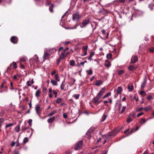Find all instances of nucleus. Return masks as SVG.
Returning <instances> with one entry per match:
<instances>
[{"label":"nucleus","instance_id":"1","mask_svg":"<svg viewBox=\"0 0 154 154\" xmlns=\"http://www.w3.org/2000/svg\"><path fill=\"white\" fill-rule=\"evenodd\" d=\"M105 87L102 88L97 94L96 96L94 98L91 102V103L94 104L95 105H98L100 103L102 102V100H100V99L105 93Z\"/></svg>","mask_w":154,"mask_h":154},{"label":"nucleus","instance_id":"2","mask_svg":"<svg viewBox=\"0 0 154 154\" xmlns=\"http://www.w3.org/2000/svg\"><path fill=\"white\" fill-rule=\"evenodd\" d=\"M83 146V141L82 140H81L76 143L73 148L75 150H80L82 149Z\"/></svg>","mask_w":154,"mask_h":154},{"label":"nucleus","instance_id":"3","mask_svg":"<svg viewBox=\"0 0 154 154\" xmlns=\"http://www.w3.org/2000/svg\"><path fill=\"white\" fill-rule=\"evenodd\" d=\"M90 21V19L89 17H88L83 20L82 23V25L80 26L81 28H83L85 27L88 24Z\"/></svg>","mask_w":154,"mask_h":154},{"label":"nucleus","instance_id":"4","mask_svg":"<svg viewBox=\"0 0 154 154\" xmlns=\"http://www.w3.org/2000/svg\"><path fill=\"white\" fill-rule=\"evenodd\" d=\"M81 18V15H80L78 11H75L72 14V20H79Z\"/></svg>","mask_w":154,"mask_h":154},{"label":"nucleus","instance_id":"5","mask_svg":"<svg viewBox=\"0 0 154 154\" xmlns=\"http://www.w3.org/2000/svg\"><path fill=\"white\" fill-rule=\"evenodd\" d=\"M66 56V53L64 52H62L59 57L57 59V65H59L60 62L61 60L63 59Z\"/></svg>","mask_w":154,"mask_h":154},{"label":"nucleus","instance_id":"6","mask_svg":"<svg viewBox=\"0 0 154 154\" xmlns=\"http://www.w3.org/2000/svg\"><path fill=\"white\" fill-rule=\"evenodd\" d=\"M18 38L16 36H12L10 38L11 42L14 44H16L18 42Z\"/></svg>","mask_w":154,"mask_h":154},{"label":"nucleus","instance_id":"7","mask_svg":"<svg viewBox=\"0 0 154 154\" xmlns=\"http://www.w3.org/2000/svg\"><path fill=\"white\" fill-rule=\"evenodd\" d=\"M52 54V53H51L48 51H46L44 53L43 58L44 60L47 59L48 57L50 56Z\"/></svg>","mask_w":154,"mask_h":154},{"label":"nucleus","instance_id":"8","mask_svg":"<svg viewBox=\"0 0 154 154\" xmlns=\"http://www.w3.org/2000/svg\"><path fill=\"white\" fill-rule=\"evenodd\" d=\"M88 48V45H86L85 46H83L82 48V50L83 51L84 54H83L81 56H85L87 54V50Z\"/></svg>","mask_w":154,"mask_h":154},{"label":"nucleus","instance_id":"9","mask_svg":"<svg viewBox=\"0 0 154 154\" xmlns=\"http://www.w3.org/2000/svg\"><path fill=\"white\" fill-rule=\"evenodd\" d=\"M12 65L13 66V67L15 69H16L17 67L16 63L14 62H13L8 66V69L10 71L12 70L11 67Z\"/></svg>","mask_w":154,"mask_h":154},{"label":"nucleus","instance_id":"10","mask_svg":"<svg viewBox=\"0 0 154 154\" xmlns=\"http://www.w3.org/2000/svg\"><path fill=\"white\" fill-rule=\"evenodd\" d=\"M99 13H102V14L103 15L102 18H104V17L106 15V14L109 13V12L106 9H103L102 11H99Z\"/></svg>","mask_w":154,"mask_h":154},{"label":"nucleus","instance_id":"11","mask_svg":"<svg viewBox=\"0 0 154 154\" xmlns=\"http://www.w3.org/2000/svg\"><path fill=\"white\" fill-rule=\"evenodd\" d=\"M138 60V57L137 56H133L131 60V63H136Z\"/></svg>","mask_w":154,"mask_h":154},{"label":"nucleus","instance_id":"12","mask_svg":"<svg viewBox=\"0 0 154 154\" xmlns=\"http://www.w3.org/2000/svg\"><path fill=\"white\" fill-rule=\"evenodd\" d=\"M138 67L137 65H131L128 67V69L129 71H133L135 70Z\"/></svg>","mask_w":154,"mask_h":154},{"label":"nucleus","instance_id":"13","mask_svg":"<svg viewBox=\"0 0 154 154\" xmlns=\"http://www.w3.org/2000/svg\"><path fill=\"white\" fill-rule=\"evenodd\" d=\"M35 110L39 116V113L41 111L40 105L39 104H37L36 105Z\"/></svg>","mask_w":154,"mask_h":154},{"label":"nucleus","instance_id":"14","mask_svg":"<svg viewBox=\"0 0 154 154\" xmlns=\"http://www.w3.org/2000/svg\"><path fill=\"white\" fill-rule=\"evenodd\" d=\"M116 72H117V73L119 75L121 76L124 74L125 72V70L123 69L120 70L117 69L116 70Z\"/></svg>","mask_w":154,"mask_h":154},{"label":"nucleus","instance_id":"15","mask_svg":"<svg viewBox=\"0 0 154 154\" xmlns=\"http://www.w3.org/2000/svg\"><path fill=\"white\" fill-rule=\"evenodd\" d=\"M55 119V116H53L49 118L47 120V122L49 123H51L54 122Z\"/></svg>","mask_w":154,"mask_h":154},{"label":"nucleus","instance_id":"16","mask_svg":"<svg viewBox=\"0 0 154 154\" xmlns=\"http://www.w3.org/2000/svg\"><path fill=\"white\" fill-rule=\"evenodd\" d=\"M121 129V128H120L119 127L117 126L113 130L116 134L117 133L120 132Z\"/></svg>","mask_w":154,"mask_h":154},{"label":"nucleus","instance_id":"17","mask_svg":"<svg viewBox=\"0 0 154 154\" xmlns=\"http://www.w3.org/2000/svg\"><path fill=\"white\" fill-rule=\"evenodd\" d=\"M103 84L102 81L100 80H97L96 81L95 84L97 86H99Z\"/></svg>","mask_w":154,"mask_h":154},{"label":"nucleus","instance_id":"18","mask_svg":"<svg viewBox=\"0 0 154 154\" xmlns=\"http://www.w3.org/2000/svg\"><path fill=\"white\" fill-rule=\"evenodd\" d=\"M104 65L106 67L109 68L111 65V64L108 60H106L104 64Z\"/></svg>","mask_w":154,"mask_h":154},{"label":"nucleus","instance_id":"19","mask_svg":"<svg viewBox=\"0 0 154 154\" xmlns=\"http://www.w3.org/2000/svg\"><path fill=\"white\" fill-rule=\"evenodd\" d=\"M122 91V89L121 87H118L117 88V94H121Z\"/></svg>","mask_w":154,"mask_h":154},{"label":"nucleus","instance_id":"20","mask_svg":"<svg viewBox=\"0 0 154 154\" xmlns=\"http://www.w3.org/2000/svg\"><path fill=\"white\" fill-rule=\"evenodd\" d=\"M128 91L131 92L134 89V86L132 85H130L129 84L128 86Z\"/></svg>","mask_w":154,"mask_h":154},{"label":"nucleus","instance_id":"21","mask_svg":"<svg viewBox=\"0 0 154 154\" xmlns=\"http://www.w3.org/2000/svg\"><path fill=\"white\" fill-rule=\"evenodd\" d=\"M86 137L88 139H90L91 137V132L89 131H87V132L86 133L85 135Z\"/></svg>","mask_w":154,"mask_h":154},{"label":"nucleus","instance_id":"22","mask_svg":"<svg viewBox=\"0 0 154 154\" xmlns=\"http://www.w3.org/2000/svg\"><path fill=\"white\" fill-rule=\"evenodd\" d=\"M93 23L94 24V27H93V24H91V26H92V27H93V30H94L96 29L97 26L98 25V24L97 23V22H95V21L93 22Z\"/></svg>","mask_w":154,"mask_h":154},{"label":"nucleus","instance_id":"23","mask_svg":"<svg viewBox=\"0 0 154 154\" xmlns=\"http://www.w3.org/2000/svg\"><path fill=\"white\" fill-rule=\"evenodd\" d=\"M41 92V89H39L38 90H37L36 93H35V96L37 97H38L40 96V94Z\"/></svg>","mask_w":154,"mask_h":154},{"label":"nucleus","instance_id":"24","mask_svg":"<svg viewBox=\"0 0 154 154\" xmlns=\"http://www.w3.org/2000/svg\"><path fill=\"white\" fill-rule=\"evenodd\" d=\"M152 109V107L151 106L149 105L147 106L146 107L144 108L143 109L145 111L147 112L151 109Z\"/></svg>","mask_w":154,"mask_h":154},{"label":"nucleus","instance_id":"25","mask_svg":"<svg viewBox=\"0 0 154 154\" xmlns=\"http://www.w3.org/2000/svg\"><path fill=\"white\" fill-rule=\"evenodd\" d=\"M116 134L115 133V132L114 131L109 132L108 133V136H114L116 135Z\"/></svg>","mask_w":154,"mask_h":154},{"label":"nucleus","instance_id":"26","mask_svg":"<svg viewBox=\"0 0 154 154\" xmlns=\"http://www.w3.org/2000/svg\"><path fill=\"white\" fill-rule=\"evenodd\" d=\"M146 80H144V81L142 83L141 85V89H143L144 88L146 84Z\"/></svg>","mask_w":154,"mask_h":154},{"label":"nucleus","instance_id":"27","mask_svg":"<svg viewBox=\"0 0 154 154\" xmlns=\"http://www.w3.org/2000/svg\"><path fill=\"white\" fill-rule=\"evenodd\" d=\"M126 108V106H124L122 107V109L121 110L119 111V113L120 114H122L125 110Z\"/></svg>","mask_w":154,"mask_h":154},{"label":"nucleus","instance_id":"28","mask_svg":"<svg viewBox=\"0 0 154 154\" xmlns=\"http://www.w3.org/2000/svg\"><path fill=\"white\" fill-rule=\"evenodd\" d=\"M57 81L54 80L53 79H51V82L53 86H57Z\"/></svg>","mask_w":154,"mask_h":154},{"label":"nucleus","instance_id":"29","mask_svg":"<svg viewBox=\"0 0 154 154\" xmlns=\"http://www.w3.org/2000/svg\"><path fill=\"white\" fill-rule=\"evenodd\" d=\"M7 71L8 72V73H9V74H10V75L9 74V75L11 77H12V75H13V72L14 71V69H12V70H11V71H10V70H8V68L7 69Z\"/></svg>","mask_w":154,"mask_h":154},{"label":"nucleus","instance_id":"30","mask_svg":"<svg viewBox=\"0 0 154 154\" xmlns=\"http://www.w3.org/2000/svg\"><path fill=\"white\" fill-rule=\"evenodd\" d=\"M147 120H146L145 119L141 118L140 120L139 123L141 125H143L144 124L146 121Z\"/></svg>","mask_w":154,"mask_h":154},{"label":"nucleus","instance_id":"31","mask_svg":"<svg viewBox=\"0 0 154 154\" xmlns=\"http://www.w3.org/2000/svg\"><path fill=\"white\" fill-rule=\"evenodd\" d=\"M57 111L56 110H53L51 112H50L48 115V116H51L53 115L56 113Z\"/></svg>","mask_w":154,"mask_h":154},{"label":"nucleus","instance_id":"32","mask_svg":"<svg viewBox=\"0 0 154 154\" xmlns=\"http://www.w3.org/2000/svg\"><path fill=\"white\" fill-rule=\"evenodd\" d=\"M29 127H26V126H23L22 127L21 130L23 132H24L25 131V130H27V129H29Z\"/></svg>","mask_w":154,"mask_h":154},{"label":"nucleus","instance_id":"33","mask_svg":"<svg viewBox=\"0 0 154 154\" xmlns=\"http://www.w3.org/2000/svg\"><path fill=\"white\" fill-rule=\"evenodd\" d=\"M111 92H109L106 94L103 97L102 99H104L111 96Z\"/></svg>","mask_w":154,"mask_h":154},{"label":"nucleus","instance_id":"34","mask_svg":"<svg viewBox=\"0 0 154 154\" xmlns=\"http://www.w3.org/2000/svg\"><path fill=\"white\" fill-rule=\"evenodd\" d=\"M10 86L11 87H10V88L11 90H15V91H16L17 90L16 88L14 87L13 83L12 82H10Z\"/></svg>","mask_w":154,"mask_h":154},{"label":"nucleus","instance_id":"35","mask_svg":"<svg viewBox=\"0 0 154 154\" xmlns=\"http://www.w3.org/2000/svg\"><path fill=\"white\" fill-rule=\"evenodd\" d=\"M55 78L56 81L59 82L60 81V78L59 76L58 73L56 74L54 76Z\"/></svg>","mask_w":154,"mask_h":154},{"label":"nucleus","instance_id":"36","mask_svg":"<svg viewBox=\"0 0 154 154\" xmlns=\"http://www.w3.org/2000/svg\"><path fill=\"white\" fill-rule=\"evenodd\" d=\"M49 52H51V53H52V54L53 53H55L57 51V49H56L55 48H52L50 49L49 50H48Z\"/></svg>","mask_w":154,"mask_h":154},{"label":"nucleus","instance_id":"37","mask_svg":"<svg viewBox=\"0 0 154 154\" xmlns=\"http://www.w3.org/2000/svg\"><path fill=\"white\" fill-rule=\"evenodd\" d=\"M69 64L71 66H75V63L74 60H71L70 61Z\"/></svg>","mask_w":154,"mask_h":154},{"label":"nucleus","instance_id":"38","mask_svg":"<svg viewBox=\"0 0 154 154\" xmlns=\"http://www.w3.org/2000/svg\"><path fill=\"white\" fill-rule=\"evenodd\" d=\"M140 94L143 97H145L146 95V93L144 91H140Z\"/></svg>","mask_w":154,"mask_h":154},{"label":"nucleus","instance_id":"39","mask_svg":"<svg viewBox=\"0 0 154 154\" xmlns=\"http://www.w3.org/2000/svg\"><path fill=\"white\" fill-rule=\"evenodd\" d=\"M112 54L110 53H109L107 54L106 57L107 59H110L112 58Z\"/></svg>","mask_w":154,"mask_h":154},{"label":"nucleus","instance_id":"40","mask_svg":"<svg viewBox=\"0 0 154 154\" xmlns=\"http://www.w3.org/2000/svg\"><path fill=\"white\" fill-rule=\"evenodd\" d=\"M14 130L16 132H18L20 131V126L17 125L15 128Z\"/></svg>","mask_w":154,"mask_h":154},{"label":"nucleus","instance_id":"41","mask_svg":"<svg viewBox=\"0 0 154 154\" xmlns=\"http://www.w3.org/2000/svg\"><path fill=\"white\" fill-rule=\"evenodd\" d=\"M14 124H15L14 123H10L9 124H6V125L5 126V128L6 129H7V128H8L10 126H11L14 125Z\"/></svg>","mask_w":154,"mask_h":154},{"label":"nucleus","instance_id":"42","mask_svg":"<svg viewBox=\"0 0 154 154\" xmlns=\"http://www.w3.org/2000/svg\"><path fill=\"white\" fill-rule=\"evenodd\" d=\"M133 120L132 117H129V115L128 116V118L127 119V121L128 123H130Z\"/></svg>","mask_w":154,"mask_h":154},{"label":"nucleus","instance_id":"43","mask_svg":"<svg viewBox=\"0 0 154 154\" xmlns=\"http://www.w3.org/2000/svg\"><path fill=\"white\" fill-rule=\"evenodd\" d=\"M87 74L89 75H91L93 74V71L91 69H90L86 71Z\"/></svg>","mask_w":154,"mask_h":154},{"label":"nucleus","instance_id":"44","mask_svg":"<svg viewBox=\"0 0 154 154\" xmlns=\"http://www.w3.org/2000/svg\"><path fill=\"white\" fill-rule=\"evenodd\" d=\"M154 6V4L152 3H150L149 5V7L150 8L151 10H153Z\"/></svg>","mask_w":154,"mask_h":154},{"label":"nucleus","instance_id":"45","mask_svg":"<svg viewBox=\"0 0 154 154\" xmlns=\"http://www.w3.org/2000/svg\"><path fill=\"white\" fill-rule=\"evenodd\" d=\"M54 7V5H51L49 7V10L51 12H53V8Z\"/></svg>","mask_w":154,"mask_h":154},{"label":"nucleus","instance_id":"46","mask_svg":"<svg viewBox=\"0 0 154 154\" xmlns=\"http://www.w3.org/2000/svg\"><path fill=\"white\" fill-rule=\"evenodd\" d=\"M13 80L15 81H18L19 80V78L17 77V75H14L12 78Z\"/></svg>","mask_w":154,"mask_h":154},{"label":"nucleus","instance_id":"47","mask_svg":"<svg viewBox=\"0 0 154 154\" xmlns=\"http://www.w3.org/2000/svg\"><path fill=\"white\" fill-rule=\"evenodd\" d=\"M106 118V116L105 115H103L100 121L101 122L104 121Z\"/></svg>","mask_w":154,"mask_h":154},{"label":"nucleus","instance_id":"48","mask_svg":"<svg viewBox=\"0 0 154 154\" xmlns=\"http://www.w3.org/2000/svg\"><path fill=\"white\" fill-rule=\"evenodd\" d=\"M6 82L5 80H4L3 82L2 83L1 85V87L2 88H4V86L6 84Z\"/></svg>","mask_w":154,"mask_h":154},{"label":"nucleus","instance_id":"49","mask_svg":"<svg viewBox=\"0 0 154 154\" xmlns=\"http://www.w3.org/2000/svg\"><path fill=\"white\" fill-rule=\"evenodd\" d=\"M80 95L79 94H74L73 95V97L75 98L76 99H78L79 98Z\"/></svg>","mask_w":154,"mask_h":154},{"label":"nucleus","instance_id":"50","mask_svg":"<svg viewBox=\"0 0 154 154\" xmlns=\"http://www.w3.org/2000/svg\"><path fill=\"white\" fill-rule=\"evenodd\" d=\"M64 81L62 82V84H61L60 86V88L61 90H63L64 89Z\"/></svg>","mask_w":154,"mask_h":154},{"label":"nucleus","instance_id":"51","mask_svg":"<svg viewBox=\"0 0 154 154\" xmlns=\"http://www.w3.org/2000/svg\"><path fill=\"white\" fill-rule=\"evenodd\" d=\"M29 141L27 137H25L24 138L23 140V143H26L27 142Z\"/></svg>","mask_w":154,"mask_h":154},{"label":"nucleus","instance_id":"52","mask_svg":"<svg viewBox=\"0 0 154 154\" xmlns=\"http://www.w3.org/2000/svg\"><path fill=\"white\" fill-rule=\"evenodd\" d=\"M62 98H58L56 100V102L57 103H59L62 100Z\"/></svg>","mask_w":154,"mask_h":154},{"label":"nucleus","instance_id":"53","mask_svg":"<svg viewBox=\"0 0 154 154\" xmlns=\"http://www.w3.org/2000/svg\"><path fill=\"white\" fill-rule=\"evenodd\" d=\"M45 4L46 6H50L51 5H53V4H52L51 2L47 1H46Z\"/></svg>","mask_w":154,"mask_h":154},{"label":"nucleus","instance_id":"54","mask_svg":"<svg viewBox=\"0 0 154 154\" xmlns=\"http://www.w3.org/2000/svg\"><path fill=\"white\" fill-rule=\"evenodd\" d=\"M53 94L54 95V97L55 98L57 97V92L55 90H53Z\"/></svg>","mask_w":154,"mask_h":154},{"label":"nucleus","instance_id":"55","mask_svg":"<svg viewBox=\"0 0 154 154\" xmlns=\"http://www.w3.org/2000/svg\"><path fill=\"white\" fill-rule=\"evenodd\" d=\"M152 98V96L151 95H148L147 97H146V98L149 101Z\"/></svg>","mask_w":154,"mask_h":154},{"label":"nucleus","instance_id":"56","mask_svg":"<svg viewBox=\"0 0 154 154\" xmlns=\"http://www.w3.org/2000/svg\"><path fill=\"white\" fill-rule=\"evenodd\" d=\"M47 91V89L45 87H43L42 89V92L44 93H46Z\"/></svg>","mask_w":154,"mask_h":154},{"label":"nucleus","instance_id":"57","mask_svg":"<svg viewBox=\"0 0 154 154\" xmlns=\"http://www.w3.org/2000/svg\"><path fill=\"white\" fill-rule=\"evenodd\" d=\"M134 98L136 100L137 102L138 101V97L137 96L135 95L134 97Z\"/></svg>","mask_w":154,"mask_h":154},{"label":"nucleus","instance_id":"58","mask_svg":"<svg viewBox=\"0 0 154 154\" xmlns=\"http://www.w3.org/2000/svg\"><path fill=\"white\" fill-rule=\"evenodd\" d=\"M32 119H29V120L28 123L30 126H31L32 125Z\"/></svg>","mask_w":154,"mask_h":154},{"label":"nucleus","instance_id":"59","mask_svg":"<svg viewBox=\"0 0 154 154\" xmlns=\"http://www.w3.org/2000/svg\"><path fill=\"white\" fill-rule=\"evenodd\" d=\"M149 51L150 52L153 53L154 51V47H151V48H149Z\"/></svg>","mask_w":154,"mask_h":154},{"label":"nucleus","instance_id":"60","mask_svg":"<svg viewBox=\"0 0 154 154\" xmlns=\"http://www.w3.org/2000/svg\"><path fill=\"white\" fill-rule=\"evenodd\" d=\"M5 119L4 118H0V123L2 124L5 121Z\"/></svg>","mask_w":154,"mask_h":154},{"label":"nucleus","instance_id":"61","mask_svg":"<svg viewBox=\"0 0 154 154\" xmlns=\"http://www.w3.org/2000/svg\"><path fill=\"white\" fill-rule=\"evenodd\" d=\"M129 115V117H131L133 118H135V113H134L133 114L131 115V114H130Z\"/></svg>","mask_w":154,"mask_h":154},{"label":"nucleus","instance_id":"62","mask_svg":"<svg viewBox=\"0 0 154 154\" xmlns=\"http://www.w3.org/2000/svg\"><path fill=\"white\" fill-rule=\"evenodd\" d=\"M125 0H117V2H120L122 3H124Z\"/></svg>","mask_w":154,"mask_h":154},{"label":"nucleus","instance_id":"63","mask_svg":"<svg viewBox=\"0 0 154 154\" xmlns=\"http://www.w3.org/2000/svg\"><path fill=\"white\" fill-rule=\"evenodd\" d=\"M63 117L65 119H66L68 117V116L67 114L66 113H64L63 115Z\"/></svg>","mask_w":154,"mask_h":154},{"label":"nucleus","instance_id":"64","mask_svg":"<svg viewBox=\"0 0 154 154\" xmlns=\"http://www.w3.org/2000/svg\"><path fill=\"white\" fill-rule=\"evenodd\" d=\"M143 109V107H140V108H139L137 109L136 110V111L137 112L140 111H141V110H142Z\"/></svg>","mask_w":154,"mask_h":154}]
</instances>
